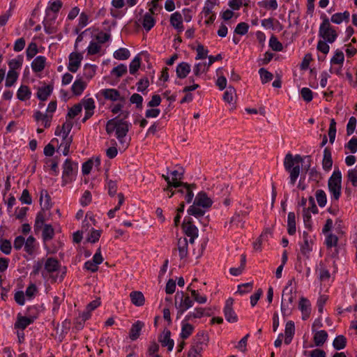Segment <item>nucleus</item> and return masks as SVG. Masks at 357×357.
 Instances as JSON below:
<instances>
[{"instance_id": "16", "label": "nucleus", "mask_w": 357, "mask_h": 357, "mask_svg": "<svg viewBox=\"0 0 357 357\" xmlns=\"http://www.w3.org/2000/svg\"><path fill=\"white\" fill-rule=\"evenodd\" d=\"M181 183H182V185H181L180 187L185 188V192L183 194L185 200L187 203H190L194 197L193 190L196 188L197 185L195 183L189 184L182 181H181Z\"/></svg>"}, {"instance_id": "18", "label": "nucleus", "mask_w": 357, "mask_h": 357, "mask_svg": "<svg viewBox=\"0 0 357 357\" xmlns=\"http://www.w3.org/2000/svg\"><path fill=\"white\" fill-rule=\"evenodd\" d=\"M144 326V324L141 321H137L132 325L129 333V337L132 340H136L140 335V331Z\"/></svg>"}, {"instance_id": "24", "label": "nucleus", "mask_w": 357, "mask_h": 357, "mask_svg": "<svg viewBox=\"0 0 357 357\" xmlns=\"http://www.w3.org/2000/svg\"><path fill=\"white\" fill-rule=\"evenodd\" d=\"M272 231L269 228H266L262 234L259 236L255 242L253 243V248L256 250L261 251V244L263 241L268 240V236L271 235Z\"/></svg>"}, {"instance_id": "17", "label": "nucleus", "mask_w": 357, "mask_h": 357, "mask_svg": "<svg viewBox=\"0 0 357 357\" xmlns=\"http://www.w3.org/2000/svg\"><path fill=\"white\" fill-rule=\"evenodd\" d=\"M131 302L133 305L140 307L144 305L145 298L142 291H133L130 294Z\"/></svg>"}, {"instance_id": "57", "label": "nucleus", "mask_w": 357, "mask_h": 357, "mask_svg": "<svg viewBox=\"0 0 357 357\" xmlns=\"http://www.w3.org/2000/svg\"><path fill=\"white\" fill-rule=\"evenodd\" d=\"M249 25L245 22H240L235 28L234 32L238 35H245L248 33Z\"/></svg>"}, {"instance_id": "29", "label": "nucleus", "mask_w": 357, "mask_h": 357, "mask_svg": "<svg viewBox=\"0 0 357 357\" xmlns=\"http://www.w3.org/2000/svg\"><path fill=\"white\" fill-rule=\"evenodd\" d=\"M54 236V229L50 224H46L43 227L42 238L44 243L52 240Z\"/></svg>"}, {"instance_id": "63", "label": "nucleus", "mask_w": 357, "mask_h": 357, "mask_svg": "<svg viewBox=\"0 0 357 357\" xmlns=\"http://www.w3.org/2000/svg\"><path fill=\"white\" fill-rule=\"evenodd\" d=\"M202 351L201 347L192 344L188 353V357H201Z\"/></svg>"}, {"instance_id": "1", "label": "nucleus", "mask_w": 357, "mask_h": 357, "mask_svg": "<svg viewBox=\"0 0 357 357\" xmlns=\"http://www.w3.org/2000/svg\"><path fill=\"white\" fill-rule=\"evenodd\" d=\"M304 160H307V164L304 165L303 169L306 172H309L311 166V156L306 155L303 158L301 155L296 154L293 155L288 153L284 159V167L285 170L289 173L290 183L294 185L301 172L300 164L303 162Z\"/></svg>"}, {"instance_id": "23", "label": "nucleus", "mask_w": 357, "mask_h": 357, "mask_svg": "<svg viewBox=\"0 0 357 357\" xmlns=\"http://www.w3.org/2000/svg\"><path fill=\"white\" fill-rule=\"evenodd\" d=\"M350 13L349 11H344V13H337L331 16V20L332 22L340 24L342 22H349Z\"/></svg>"}, {"instance_id": "46", "label": "nucleus", "mask_w": 357, "mask_h": 357, "mask_svg": "<svg viewBox=\"0 0 357 357\" xmlns=\"http://www.w3.org/2000/svg\"><path fill=\"white\" fill-rule=\"evenodd\" d=\"M127 73V66L123 63L119 64L116 67H114L112 71L111 75H116L117 77L123 76Z\"/></svg>"}, {"instance_id": "50", "label": "nucleus", "mask_w": 357, "mask_h": 357, "mask_svg": "<svg viewBox=\"0 0 357 357\" xmlns=\"http://www.w3.org/2000/svg\"><path fill=\"white\" fill-rule=\"evenodd\" d=\"M235 93V89L231 86H229L227 89L224 93L223 100L228 103H231L233 101L234 95Z\"/></svg>"}, {"instance_id": "6", "label": "nucleus", "mask_w": 357, "mask_h": 357, "mask_svg": "<svg viewBox=\"0 0 357 357\" xmlns=\"http://www.w3.org/2000/svg\"><path fill=\"white\" fill-rule=\"evenodd\" d=\"M77 169V164L73 163L70 159H66L63 165L62 183L63 185L72 182L75 179Z\"/></svg>"}, {"instance_id": "26", "label": "nucleus", "mask_w": 357, "mask_h": 357, "mask_svg": "<svg viewBox=\"0 0 357 357\" xmlns=\"http://www.w3.org/2000/svg\"><path fill=\"white\" fill-rule=\"evenodd\" d=\"M287 231L289 235H294L296 231V215L294 212H289L287 216Z\"/></svg>"}, {"instance_id": "36", "label": "nucleus", "mask_w": 357, "mask_h": 357, "mask_svg": "<svg viewBox=\"0 0 357 357\" xmlns=\"http://www.w3.org/2000/svg\"><path fill=\"white\" fill-rule=\"evenodd\" d=\"M113 56L118 60H126L130 57V54L128 49L121 47L116 50L114 52Z\"/></svg>"}, {"instance_id": "53", "label": "nucleus", "mask_w": 357, "mask_h": 357, "mask_svg": "<svg viewBox=\"0 0 357 357\" xmlns=\"http://www.w3.org/2000/svg\"><path fill=\"white\" fill-rule=\"evenodd\" d=\"M27 59H31L35 56V55L38 53V47L36 43H31L26 50Z\"/></svg>"}, {"instance_id": "33", "label": "nucleus", "mask_w": 357, "mask_h": 357, "mask_svg": "<svg viewBox=\"0 0 357 357\" xmlns=\"http://www.w3.org/2000/svg\"><path fill=\"white\" fill-rule=\"evenodd\" d=\"M171 333L169 331H167L162 339L160 340L162 347H167L168 351H172L174 348V342L172 339L170 338Z\"/></svg>"}, {"instance_id": "60", "label": "nucleus", "mask_w": 357, "mask_h": 357, "mask_svg": "<svg viewBox=\"0 0 357 357\" xmlns=\"http://www.w3.org/2000/svg\"><path fill=\"white\" fill-rule=\"evenodd\" d=\"M107 187L108 189V194L109 195V196H114L117 191L116 181L107 179Z\"/></svg>"}, {"instance_id": "38", "label": "nucleus", "mask_w": 357, "mask_h": 357, "mask_svg": "<svg viewBox=\"0 0 357 357\" xmlns=\"http://www.w3.org/2000/svg\"><path fill=\"white\" fill-rule=\"evenodd\" d=\"M45 212L44 210H41L39 211L36 218L35 224H34V228L35 230H39L45 224Z\"/></svg>"}, {"instance_id": "47", "label": "nucleus", "mask_w": 357, "mask_h": 357, "mask_svg": "<svg viewBox=\"0 0 357 357\" xmlns=\"http://www.w3.org/2000/svg\"><path fill=\"white\" fill-rule=\"evenodd\" d=\"M96 73V66L86 64L84 67V77L86 79H91Z\"/></svg>"}, {"instance_id": "55", "label": "nucleus", "mask_w": 357, "mask_h": 357, "mask_svg": "<svg viewBox=\"0 0 357 357\" xmlns=\"http://www.w3.org/2000/svg\"><path fill=\"white\" fill-rule=\"evenodd\" d=\"M208 68L206 63H197L193 68V73L195 76L199 77L202 73L208 71Z\"/></svg>"}, {"instance_id": "49", "label": "nucleus", "mask_w": 357, "mask_h": 357, "mask_svg": "<svg viewBox=\"0 0 357 357\" xmlns=\"http://www.w3.org/2000/svg\"><path fill=\"white\" fill-rule=\"evenodd\" d=\"M162 177L167 183V186L165 188V190H171V188H177L180 187L181 185H182L180 181H175V179L170 180L169 177L167 175L162 174Z\"/></svg>"}, {"instance_id": "5", "label": "nucleus", "mask_w": 357, "mask_h": 357, "mask_svg": "<svg viewBox=\"0 0 357 357\" xmlns=\"http://www.w3.org/2000/svg\"><path fill=\"white\" fill-rule=\"evenodd\" d=\"M194 301L183 291H177L175 295V305L177 309V319L187 310L192 307Z\"/></svg>"}, {"instance_id": "7", "label": "nucleus", "mask_w": 357, "mask_h": 357, "mask_svg": "<svg viewBox=\"0 0 357 357\" xmlns=\"http://www.w3.org/2000/svg\"><path fill=\"white\" fill-rule=\"evenodd\" d=\"M292 288L284 287L282 295L281 311L283 315H286L287 311L290 309V306L293 304L294 297L292 295Z\"/></svg>"}, {"instance_id": "3", "label": "nucleus", "mask_w": 357, "mask_h": 357, "mask_svg": "<svg viewBox=\"0 0 357 357\" xmlns=\"http://www.w3.org/2000/svg\"><path fill=\"white\" fill-rule=\"evenodd\" d=\"M328 187L331 193V199L337 201L341 195L342 174L338 168H335L328 179Z\"/></svg>"}, {"instance_id": "32", "label": "nucleus", "mask_w": 357, "mask_h": 357, "mask_svg": "<svg viewBox=\"0 0 357 357\" xmlns=\"http://www.w3.org/2000/svg\"><path fill=\"white\" fill-rule=\"evenodd\" d=\"M201 207L193 202V204L188 208L187 212L189 215H193L197 218L202 217L205 214V211L201 208Z\"/></svg>"}, {"instance_id": "41", "label": "nucleus", "mask_w": 357, "mask_h": 357, "mask_svg": "<svg viewBox=\"0 0 357 357\" xmlns=\"http://www.w3.org/2000/svg\"><path fill=\"white\" fill-rule=\"evenodd\" d=\"M35 238L32 236H29L26 241H24V250L29 254L32 255L34 252V243Z\"/></svg>"}, {"instance_id": "62", "label": "nucleus", "mask_w": 357, "mask_h": 357, "mask_svg": "<svg viewBox=\"0 0 357 357\" xmlns=\"http://www.w3.org/2000/svg\"><path fill=\"white\" fill-rule=\"evenodd\" d=\"M301 95L303 99L307 102H310L313 98L312 91L307 87H304L301 90Z\"/></svg>"}, {"instance_id": "19", "label": "nucleus", "mask_w": 357, "mask_h": 357, "mask_svg": "<svg viewBox=\"0 0 357 357\" xmlns=\"http://www.w3.org/2000/svg\"><path fill=\"white\" fill-rule=\"evenodd\" d=\"M177 245L180 259H183L186 258L188 254V242L187 238H179L178 240Z\"/></svg>"}, {"instance_id": "40", "label": "nucleus", "mask_w": 357, "mask_h": 357, "mask_svg": "<svg viewBox=\"0 0 357 357\" xmlns=\"http://www.w3.org/2000/svg\"><path fill=\"white\" fill-rule=\"evenodd\" d=\"M18 78V73L14 70H8L7 73L6 80V86L10 87L12 86L15 82L17 81Z\"/></svg>"}, {"instance_id": "14", "label": "nucleus", "mask_w": 357, "mask_h": 357, "mask_svg": "<svg viewBox=\"0 0 357 357\" xmlns=\"http://www.w3.org/2000/svg\"><path fill=\"white\" fill-rule=\"evenodd\" d=\"M190 65L187 62H181L178 63L176 68V76L179 79L185 78L190 73Z\"/></svg>"}, {"instance_id": "10", "label": "nucleus", "mask_w": 357, "mask_h": 357, "mask_svg": "<svg viewBox=\"0 0 357 357\" xmlns=\"http://www.w3.org/2000/svg\"><path fill=\"white\" fill-rule=\"evenodd\" d=\"M194 202L195 204L204 208H209L213 204L212 199L208 197L206 192L204 191L198 192L195 198Z\"/></svg>"}, {"instance_id": "22", "label": "nucleus", "mask_w": 357, "mask_h": 357, "mask_svg": "<svg viewBox=\"0 0 357 357\" xmlns=\"http://www.w3.org/2000/svg\"><path fill=\"white\" fill-rule=\"evenodd\" d=\"M52 91H53V86L50 84L40 87L38 89L36 96L39 100H40L42 101H45L50 96Z\"/></svg>"}, {"instance_id": "52", "label": "nucleus", "mask_w": 357, "mask_h": 357, "mask_svg": "<svg viewBox=\"0 0 357 357\" xmlns=\"http://www.w3.org/2000/svg\"><path fill=\"white\" fill-rule=\"evenodd\" d=\"M82 109V105L81 103H78L73 105L71 108L69 109L67 117H69L70 119H73L81 112Z\"/></svg>"}, {"instance_id": "37", "label": "nucleus", "mask_w": 357, "mask_h": 357, "mask_svg": "<svg viewBox=\"0 0 357 357\" xmlns=\"http://www.w3.org/2000/svg\"><path fill=\"white\" fill-rule=\"evenodd\" d=\"M315 197L320 207H324L326 206L327 197L326 192L323 190H317L315 192Z\"/></svg>"}, {"instance_id": "15", "label": "nucleus", "mask_w": 357, "mask_h": 357, "mask_svg": "<svg viewBox=\"0 0 357 357\" xmlns=\"http://www.w3.org/2000/svg\"><path fill=\"white\" fill-rule=\"evenodd\" d=\"M208 334L204 331H200L195 335L192 344L201 347L204 350V347L208 344Z\"/></svg>"}, {"instance_id": "28", "label": "nucleus", "mask_w": 357, "mask_h": 357, "mask_svg": "<svg viewBox=\"0 0 357 357\" xmlns=\"http://www.w3.org/2000/svg\"><path fill=\"white\" fill-rule=\"evenodd\" d=\"M31 91L29 86L22 85L17 92V97L20 100L24 101L31 98Z\"/></svg>"}, {"instance_id": "56", "label": "nucleus", "mask_w": 357, "mask_h": 357, "mask_svg": "<svg viewBox=\"0 0 357 357\" xmlns=\"http://www.w3.org/2000/svg\"><path fill=\"white\" fill-rule=\"evenodd\" d=\"M130 102L135 104L137 109L142 108L143 98L139 93H133L130 98Z\"/></svg>"}, {"instance_id": "30", "label": "nucleus", "mask_w": 357, "mask_h": 357, "mask_svg": "<svg viewBox=\"0 0 357 357\" xmlns=\"http://www.w3.org/2000/svg\"><path fill=\"white\" fill-rule=\"evenodd\" d=\"M33 321V317H27L22 316L18 317L17 321H16L15 326V328L24 330L29 324H32Z\"/></svg>"}, {"instance_id": "42", "label": "nucleus", "mask_w": 357, "mask_h": 357, "mask_svg": "<svg viewBox=\"0 0 357 357\" xmlns=\"http://www.w3.org/2000/svg\"><path fill=\"white\" fill-rule=\"evenodd\" d=\"M0 250L5 255H9L11 252L12 246L10 241L0 238Z\"/></svg>"}, {"instance_id": "43", "label": "nucleus", "mask_w": 357, "mask_h": 357, "mask_svg": "<svg viewBox=\"0 0 357 357\" xmlns=\"http://www.w3.org/2000/svg\"><path fill=\"white\" fill-rule=\"evenodd\" d=\"M23 63V57L22 56H18L17 58L10 60L8 62V66L10 68L9 70H14L20 68Z\"/></svg>"}, {"instance_id": "48", "label": "nucleus", "mask_w": 357, "mask_h": 357, "mask_svg": "<svg viewBox=\"0 0 357 357\" xmlns=\"http://www.w3.org/2000/svg\"><path fill=\"white\" fill-rule=\"evenodd\" d=\"M141 59L139 56H135L130 63L129 70L131 75L135 74V73L140 68Z\"/></svg>"}, {"instance_id": "27", "label": "nucleus", "mask_w": 357, "mask_h": 357, "mask_svg": "<svg viewBox=\"0 0 357 357\" xmlns=\"http://www.w3.org/2000/svg\"><path fill=\"white\" fill-rule=\"evenodd\" d=\"M328 338V333L324 330L317 331L313 337L314 344L317 347L322 346Z\"/></svg>"}, {"instance_id": "9", "label": "nucleus", "mask_w": 357, "mask_h": 357, "mask_svg": "<svg viewBox=\"0 0 357 357\" xmlns=\"http://www.w3.org/2000/svg\"><path fill=\"white\" fill-rule=\"evenodd\" d=\"M82 59L83 56L80 53L72 52L69 55L68 70L72 73H76L80 66Z\"/></svg>"}, {"instance_id": "59", "label": "nucleus", "mask_w": 357, "mask_h": 357, "mask_svg": "<svg viewBox=\"0 0 357 357\" xmlns=\"http://www.w3.org/2000/svg\"><path fill=\"white\" fill-rule=\"evenodd\" d=\"M197 56L196 59H204L207 57L208 56V50L205 49L204 45L202 44H199L197 47Z\"/></svg>"}, {"instance_id": "54", "label": "nucleus", "mask_w": 357, "mask_h": 357, "mask_svg": "<svg viewBox=\"0 0 357 357\" xmlns=\"http://www.w3.org/2000/svg\"><path fill=\"white\" fill-rule=\"evenodd\" d=\"M310 303L308 299L305 297H301L299 301L298 308L303 312H311Z\"/></svg>"}, {"instance_id": "45", "label": "nucleus", "mask_w": 357, "mask_h": 357, "mask_svg": "<svg viewBox=\"0 0 357 357\" xmlns=\"http://www.w3.org/2000/svg\"><path fill=\"white\" fill-rule=\"evenodd\" d=\"M259 73L263 84L270 82L273 77V74L264 68H261L259 70Z\"/></svg>"}, {"instance_id": "61", "label": "nucleus", "mask_w": 357, "mask_h": 357, "mask_svg": "<svg viewBox=\"0 0 357 357\" xmlns=\"http://www.w3.org/2000/svg\"><path fill=\"white\" fill-rule=\"evenodd\" d=\"M185 234L188 236L198 234V229L195 225L182 226Z\"/></svg>"}, {"instance_id": "39", "label": "nucleus", "mask_w": 357, "mask_h": 357, "mask_svg": "<svg viewBox=\"0 0 357 357\" xmlns=\"http://www.w3.org/2000/svg\"><path fill=\"white\" fill-rule=\"evenodd\" d=\"M303 219L305 227L309 230L311 231L312 229V218L310 215V212H309V209L306 208H303Z\"/></svg>"}, {"instance_id": "35", "label": "nucleus", "mask_w": 357, "mask_h": 357, "mask_svg": "<svg viewBox=\"0 0 357 357\" xmlns=\"http://www.w3.org/2000/svg\"><path fill=\"white\" fill-rule=\"evenodd\" d=\"M347 345V338L342 335H337L333 340V346L336 350H341Z\"/></svg>"}, {"instance_id": "8", "label": "nucleus", "mask_w": 357, "mask_h": 357, "mask_svg": "<svg viewBox=\"0 0 357 357\" xmlns=\"http://www.w3.org/2000/svg\"><path fill=\"white\" fill-rule=\"evenodd\" d=\"M234 299L229 298L225 303L224 307V314L226 320L229 323H236L238 321V317L232 308Z\"/></svg>"}, {"instance_id": "51", "label": "nucleus", "mask_w": 357, "mask_h": 357, "mask_svg": "<svg viewBox=\"0 0 357 357\" xmlns=\"http://www.w3.org/2000/svg\"><path fill=\"white\" fill-rule=\"evenodd\" d=\"M336 135V122L334 119H331L329 130H328V137L330 143L333 144L335 141Z\"/></svg>"}, {"instance_id": "2", "label": "nucleus", "mask_w": 357, "mask_h": 357, "mask_svg": "<svg viewBox=\"0 0 357 357\" xmlns=\"http://www.w3.org/2000/svg\"><path fill=\"white\" fill-rule=\"evenodd\" d=\"M130 125L126 121L119 119V116H116L107 122L105 130L108 135L115 131L116 138L123 143V138L129 131Z\"/></svg>"}, {"instance_id": "25", "label": "nucleus", "mask_w": 357, "mask_h": 357, "mask_svg": "<svg viewBox=\"0 0 357 357\" xmlns=\"http://www.w3.org/2000/svg\"><path fill=\"white\" fill-rule=\"evenodd\" d=\"M86 84L81 79H76L72 85L71 90L75 96H80L85 88Z\"/></svg>"}, {"instance_id": "13", "label": "nucleus", "mask_w": 357, "mask_h": 357, "mask_svg": "<svg viewBox=\"0 0 357 357\" xmlns=\"http://www.w3.org/2000/svg\"><path fill=\"white\" fill-rule=\"evenodd\" d=\"M170 24L174 27L178 32L183 30V17L178 12H175L170 16Z\"/></svg>"}, {"instance_id": "44", "label": "nucleus", "mask_w": 357, "mask_h": 357, "mask_svg": "<svg viewBox=\"0 0 357 357\" xmlns=\"http://www.w3.org/2000/svg\"><path fill=\"white\" fill-rule=\"evenodd\" d=\"M269 46L273 51L280 52L283 49L282 44L275 36H272L269 40Z\"/></svg>"}, {"instance_id": "12", "label": "nucleus", "mask_w": 357, "mask_h": 357, "mask_svg": "<svg viewBox=\"0 0 357 357\" xmlns=\"http://www.w3.org/2000/svg\"><path fill=\"white\" fill-rule=\"evenodd\" d=\"M60 267V263L57 259L49 257L44 261V269L47 273L57 271Z\"/></svg>"}, {"instance_id": "64", "label": "nucleus", "mask_w": 357, "mask_h": 357, "mask_svg": "<svg viewBox=\"0 0 357 357\" xmlns=\"http://www.w3.org/2000/svg\"><path fill=\"white\" fill-rule=\"evenodd\" d=\"M345 148L348 149L351 153H355L357 151V137H353L349 142L345 145Z\"/></svg>"}, {"instance_id": "34", "label": "nucleus", "mask_w": 357, "mask_h": 357, "mask_svg": "<svg viewBox=\"0 0 357 357\" xmlns=\"http://www.w3.org/2000/svg\"><path fill=\"white\" fill-rule=\"evenodd\" d=\"M194 327L192 324L183 321L181 337L183 340L188 338L192 333Z\"/></svg>"}, {"instance_id": "31", "label": "nucleus", "mask_w": 357, "mask_h": 357, "mask_svg": "<svg viewBox=\"0 0 357 357\" xmlns=\"http://www.w3.org/2000/svg\"><path fill=\"white\" fill-rule=\"evenodd\" d=\"M153 15V14L146 13L144 15L142 25H143L144 29L146 31H150L154 26V25L155 24V20L152 16Z\"/></svg>"}, {"instance_id": "58", "label": "nucleus", "mask_w": 357, "mask_h": 357, "mask_svg": "<svg viewBox=\"0 0 357 357\" xmlns=\"http://www.w3.org/2000/svg\"><path fill=\"white\" fill-rule=\"evenodd\" d=\"M344 60V54L342 51L337 50L335 55L331 60V63L333 64H342Z\"/></svg>"}, {"instance_id": "21", "label": "nucleus", "mask_w": 357, "mask_h": 357, "mask_svg": "<svg viewBox=\"0 0 357 357\" xmlns=\"http://www.w3.org/2000/svg\"><path fill=\"white\" fill-rule=\"evenodd\" d=\"M46 59L43 56H38L31 63V68L33 72L39 73L43 70L45 66Z\"/></svg>"}, {"instance_id": "11", "label": "nucleus", "mask_w": 357, "mask_h": 357, "mask_svg": "<svg viewBox=\"0 0 357 357\" xmlns=\"http://www.w3.org/2000/svg\"><path fill=\"white\" fill-rule=\"evenodd\" d=\"M101 94L105 99L112 101L120 100L124 102L126 100L124 97L121 96L119 91L115 89H103L101 91Z\"/></svg>"}, {"instance_id": "4", "label": "nucleus", "mask_w": 357, "mask_h": 357, "mask_svg": "<svg viewBox=\"0 0 357 357\" xmlns=\"http://www.w3.org/2000/svg\"><path fill=\"white\" fill-rule=\"evenodd\" d=\"M322 22L320 24L319 36L329 43H333L337 38V33L331 25L329 19L326 16H321Z\"/></svg>"}, {"instance_id": "20", "label": "nucleus", "mask_w": 357, "mask_h": 357, "mask_svg": "<svg viewBox=\"0 0 357 357\" xmlns=\"http://www.w3.org/2000/svg\"><path fill=\"white\" fill-rule=\"evenodd\" d=\"M333 166V160L331 155V151L328 148H325L324 150V156L322 160V167L323 169L328 172L331 170Z\"/></svg>"}]
</instances>
